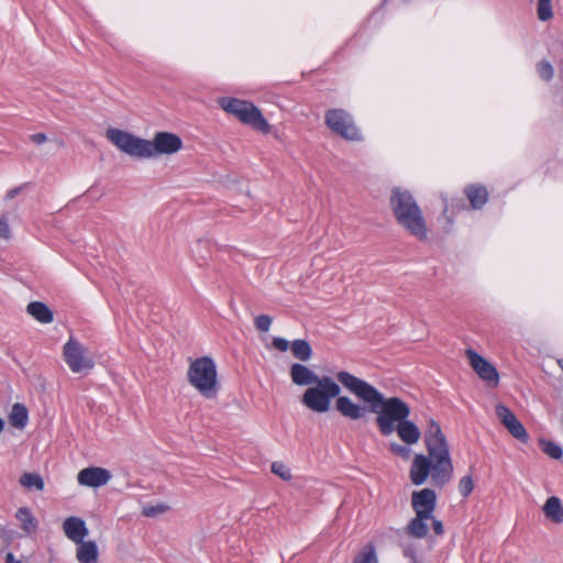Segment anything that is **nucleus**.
I'll list each match as a JSON object with an SVG mask.
<instances>
[{
    "label": "nucleus",
    "mask_w": 563,
    "mask_h": 563,
    "mask_svg": "<svg viewBox=\"0 0 563 563\" xmlns=\"http://www.w3.org/2000/svg\"><path fill=\"white\" fill-rule=\"evenodd\" d=\"M3 426H4V423H3L2 419H0V432H1V431H2V429H3Z\"/></svg>",
    "instance_id": "43"
},
{
    "label": "nucleus",
    "mask_w": 563,
    "mask_h": 563,
    "mask_svg": "<svg viewBox=\"0 0 563 563\" xmlns=\"http://www.w3.org/2000/svg\"><path fill=\"white\" fill-rule=\"evenodd\" d=\"M218 103L224 111L235 115L243 123L249 124L263 133H268L271 131V125L262 115L260 109L253 103L227 97L220 98Z\"/></svg>",
    "instance_id": "7"
},
{
    "label": "nucleus",
    "mask_w": 563,
    "mask_h": 563,
    "mask_svg": "<svg viewBox=\"0 0 563 563\" xmlns=\"http://www.w3.org/2000/svg\"><path fill=\"white\" fill-rule=\"evenodd\" d=\"M338 380L358 399L363 400L368 410L376 413V424L383 435L395 432L397 423L405 421L410 415V407L398 397L385 398L367 382L341 371Z\"/></svg>",
    "instance_id": "2"
},
{
    "label": "nucleus",
    "mask_w": 563,
    "mask_h": 563,
    "mask_svg": "<svg viewBox=\"0 0 563 563\" xmlns=\"http://www.w3.org/2000/svg\"><path fill=\"white\" fill-rule=\"evenodd\" d=\"M63 356L73 373H87L95 366L88 349L73 338L64 344Z\"/></svg>",
    "instance_id": "8"
},
{
    "label": "nucleus",
    "mask_w": 563,
    "mask_h": 563,
    "mask_svg": "<svg viewBox=\"0 0 563 563\" xmlns=\"http://www.w3.org/2000/svg\"><path fill=\"white\" fill-rule=\"evenodd\" d=\"M328 128L349 141H357L361 134L355 126L352 117L343 109H331L325 112Z\"/></svg>",
    "instance_id": "9"
},
{
    "label": "nucleus",
    "mask_w": 563,
    "mask_h": 563,
    "mask_svg": "<svg viewBox=\"0 0 563 563\" xmlns=\"http://www.w3.org/2000/svg\"><path fill=\"white\" fill-rule=\"evenodd\" d=\"M411 506L416 515L433 518L437 506V494L433 489L423 488L411 494Z\"/></svg>",
    "instance_id": "11"
},
{
    "label": "nucleus",
    "mask_w": 563,
    "mask_h": 563,
    "mask_svg": "<svg viewBox=\"0 0 563 563\" xmlns=\"http://www.w3.org/2000/svg\"><path fill=\"white\" fill-rule=\"evenodd\" d=\"M537 13L539 20L541 21H548L552 19L553 11L551 0H538Z\"/></svg>",
    "instance_id": "28"
},
{
    "label": "nucleus",
    "mask_w": 563,
    "mask_h": 563,
    "mask_svg": "<svg viewBox=\"0 0 563 563\" xmlns=\"http://www.w3.org/2000/svg\"><path fill=\"white\" fill-rule=\"evenodd\" d=\"M496 415L505 428L516 419V416L503 404L496 406Z\"/></svg>",
    "instance_id": "29"
},
{
    "label": "nucleus",
    "mask_w": 563,
    "mask_h": 563,
    "mask_svg": "<svg viewBox=\"0 0 563 563\" xmlns=\"http://www.w3.org/2000/svg\"><path fill=\"white\" fill-rule=\"evenodd\" d=\"M26 311L41 323H51L54 319L52 310L41 301L30 302Z\"/></svg>",
    "instance_id": "19"
},
{
    "label": "nucleus",
    "mask_w": 563,
    "mask_h": 563,
    "mask_svg": "<svg viewBox=\"0 0 563 563\" xmlns=\"http://www.w3.org/2000/svg\"><path fill=\"white\" fill-rule=\"evenodd\" d=\"M558 364L561 367V369L563 371V358H559Z\"/></svg>",
    "instance_id": "42"
},
{
    "label": "nucleus",
    "mask_w": 563,
    "mask_h": 563,
    "mask_svg": "<svg viewBox=\"0 0 563 563\" xmlns=\"http://www.w3.org/2000/svg\"><path fill=\"white\" fill-rule=\"evenodd\" d=\"M169 510V506L166 504L147 505L143 507L142 514L145 517H156L163 515Z\"/></svg>",
    "instance_id": "30"
},
{
    "label": "nucleus",
    "mask_w": 563,
    "mask_h": 563,
    "mask_svg": "<svg viewBox=\"0 0 563 563\" xmlns=\"http://www.w3.org/2000/svg\"><path fill=\"white\" fill-rule=\"evenodd\" d=\"M76 559L79 563H97L98 562V547L95 541H81L77 543Z\"/></svg>",
    "instance_id": "16"
},
{
    "label": "nucleus",
    "mask_w": 563,
    "mask_h": 563,
    "mask_svg": "<svg viewBox=\"0 0 563 563\" xmlns=\"http://www.w3.org/2000/svg\"><path fill=\"white\" fill-rule=\"evenodd\" d=\"M20 484L25 488H35L36 490L44 489V481L36 473H24L20 477Z\"/></svg>",
    "instance_id": "24"
},
{
    "label": "nucleus",
    "mask_w": 563,
    "mask_h": 563,
    "mask_svg": "<svg viewBox=\"0 0 563 563\" xmlns=\"http://www.w3.org/2000/svg\"><path fill=\"white\" fill-rule=\"evenodd\" d=\"M106 136L120 151L137 158L172 155L183 147L181 139L170 132H157L153 140L148 141L134 136L129 132L109 128Z\"/></svg>",
    "instance_id": "3"
},
{
    "label": "nucleus",
    "mask_w": 563,
    "mask_h": 563,
    "mask_svg": "<svg viewBox=\"0 0 563 563\" xmlns=\"http://www.w3.org/2000/svg\"><path fill=\"white\" fill-rule=\"evenodd\" d=\"M353 563H378L375 547L372 543L366 544L354 558Z\"/></svg>",
    "instance_id": "25"
},
{
    "label": "nucleus",
    "mask_w": 563,
    "mask_h": 563,
    "mask_svg": "<svg viewBox=\"0 0 563 563\" xmlns=\"http://www.w3.org/2000/svg\"><path fill=\"white\" fill-rule=\"evenodd\" d=\"M31 141L35 144H43L44 142H46L47 137L44 133H36V134H32L30 136Z\"/></svg>",
    "instance_id": "39"
},
{
    "label": "nucleus",
    "mask_w": 563,
    "mask_h": 563,
    "mask_svg": "<svg viewBox=\"0 0 563 563\" xmlns=\"http://www.w3.org/2000/svg\"><path fill=\"white\" fill-rule=\"evenodd\" d=\"M430 517L416 515L407 525L406 533L416 539H422L428 534Z\"/></svg>",
    "instance_id": "18"
},
{
    "label": "nucleus",
    "mask_w": 563,
    "mask_h": 563,
    "mask_svg": "<svg viewBox=\"0 0 563 563\" xmlns=\"http://www.w3.org/2000/svg\"><path fill=\"white\" fill-rule=\"evenodd\" d=\"M15 517L25 532L32 533L37 529V521L27 508H20Z\"/></svg>",
    "instance_id": "23"
},
{
    "label": "nucleus",
    "mask_w": 563,
    "mask_h": 563,
    "mask_svg": "<svg viewBox=\"0 0 563 563\" xmlns=\"http://www.w3.org/2000/svg\"><path fill=\"white\" fill-rule=\"evenodd\" d=\"M111 478L110 471L98 466L84 468L77 475L78 483L87 487L104 486Z\"/></svg>",
    "instance_id": "12"
},
{
    "label": "nucleus",
    "mask_w": 563,
    "mask_h": 563,
    "mask_svg": "<svg viewBox=\"0 0 563 563\" xmlns=\"http://www.w3.org/2000/svg\"><path fill=\"white\" fill-rule=\"evenodd\" d=\"M465 355L470 362L473 371L487 384L496 386L499 382V375L496 367L489 363L486 358L481 356L474 350L468 349L465 351Z\"/></svg>",
    "instance_id": "10"
},
{
    "label": "nucleus",
    "mask_w": 563,
    "mask_h": 563,
    "mask_svg": "<svg viewBox=\"0 0 563 563\" xmlns=\"http://www.w3.org/2000/svg\"><path fill=\"white\" fill-rule=\"evenodd\" d=\"M21 190H22V186L10 189L5 194V199L11 200V199L15 198L21 192Z\"/></svg>",
    "instance_id": "40"
},
{
    "label": "nucleus",
    "mask_w": 563,
    "mask_h": 563,
    "mask_svg": "<svg viewBox=\"0 0 563 563\" xmlns=\"http://www.w3.org/2000/svg\"><path fill=\"white\" fill-rule=\"evenodd\" d=\"M272 472L283 478L284 481L291 479V473L290 470L282 462H274L272 464Z\"/></svg>",
    "instance_id": "32"
},
{
    "label": "nucleus",
    "mask_w": 563,
    "mask_h": 563,
    "mask_svg": "<svg viewBox=\"0 0 563 563\" xmlns=\"http://www.w3.org/2000/svg\"><path fill=\"white\" fill-rule=\"evenodd\" d=\"M291 382L298 386H309L301 396V402L313 412L330 410L331 400L341 393L339 384L330 376L319 377L306 365L295 363L289 372Z\"/></svg>",
    "instance_id": "4"
},
{
    "label": "nucleus",
    "mask_w": 563,
    "mask_h": 563,
    "mask_svg": "<svg viewBox=\"0 0 563 563\" xmlns=\"http://www.w3.org/2000/svg\"><path fill=\"white\" fill-rule=\"evenodd\" d=\"M5 563H22L20 560L15 559L12 553H7Z\"/></svg>",
    "instance_id": "41"
},
{
    "label": "nucleus",
    "mask_w": 563,
    "mask_h": 563,
    "mask_svg": "<svg viewBox=\"0 0 563 563\" xmlns=\"http://www.w3.org/2000/svg\"><path fill=\"white\" fill-rule=\"evenodd\" d=\"M189 383L205 397L211 398L217 393V368L210 357L195 360L188 368Z\"/></svg>",
    "instance_id": "6"
},
{
    "label": "nucleus",
    "mask_w": 563,
    "mask_h": 563,
    "mask_svg": "<svg viewBox=\"0 0 563 563\" xmlns=\"http://www.w3.org/2000/svg\"><path fill=\"white\" fill-rule=\"evenodd\" d=\"M12 236V231L5 216L0 217V241H9Z\"/></svg>",
    "instance_id": "35"
},
{
    "label": "nucleus",
    "mask_w": 563,
    "mask_h": 563,
    "mask_svg": "<svg viewBox=\"0 0 563 563\" xmlns=\"http://www.w3.org/2000/svg\"><path fill=\"white\" fill-rule=\"evenodd\" d=\"M542 511L550 521L554 523L563 522V505L559 497H549L542 507Z\"/></svg>",
    "instance_id": "17"
},
{
    "label": "nucleus",
    "mask_w": 563,
    "mask_h": 563,
    "mask_svg": "<svg viewBox=\"0 0 563 563\" xmlns=\"http://www.w3.org/2000/svg\"><path fill=\"white\" fill-rule=\"evenodd\" d=\"M27 409L24 405L14 404L9 417L11 426L18 429H23L27 422Z\"/></svg>",
    "instance_id": "22"
},
{
    "label": "nucleus",
    "mask_w": 563,
    "mask_h": 563,
    "mask_svg": "<svg viewBox=\"0 0 563 563\" xmlns=\"http://www.w3.org/2000/svg\"><path fill=\"white\" fill-rule=\"evenodd\" d=\"M446 213H448V207H445L443 210V214L446 216Z\"/></svg>",
    "instance_id": "44"
},
{
    "label": "nucleus",
    "mask_w": 563,
    "mask_h": 563,
    "mask_svg": "<svg viewBox=\"0 0 563 563\" xmlns=\"http://www.w3.org/2000/svg\"><path fill=\"white\" fill-rule=\"evenodd\" d=\"M65 536L75 543L84 541L89 531L85 521L79 517H68L63 522Z\"/></svg>",
    "instance_id": "14"
},
{
    "label": "nucleus",
    "mask_w": 563,
    "mask_h": 563,
    "mask_svg": "<svg viewBox=\"0 0 563 563\" xmlns=\"http://www.w3.org/2000/svg\"><path fill=\"white\" fill-rule=\"evenodd\" d=\"M395 431L407 445L416 444L421 438L419 428L408 418L401 423H397Z\"/></svg>",
    "instance_id": "15"
},
{
    "label": "nucleus",
    "mask_w": 563,
    "mask_h": 563,
    "mask_svg": "<svg viewBox=\"0 0 563 563\" xmlns=\"http://www.w3.org/2000/svg\"><path fill=\"white\" fill-rule=\"evenodd\" d=\"M291 353L292 355L298 358L299 361L307 362L312 356V349L308 341L306 340H295L292 341L291 345Z\"/></svg>",
    "instance_id": "21"
},
{
    "label": "nucleus",
    "mask_w": 563,
    "mask_h": 563,
    "mask_svg": "<svg viewBox=\"0 0 563 563\" xmlns=\"http://www.w3.org/2000/svg\"><path fill=\"white\" fill-rule=\"evenodd\" d=\"M537 69L539 76L545 81L551 80L554 76V69L552 65L547 60L540 62L537 66Z\"/></svg>",
    "instance_id": "31"
},
{
    "label": "nucleus",
    "mask_w": 563,
    "mask_h": 563,
    "mask_svg": "<svg viewBox=\"0 0 563 563\" xmlns=\"http://www.w3.org/2000/svg\"><path fill=\"white\" fill-rule=\"evenodd\" d=\"M389 450L394 454L400 456L404 460H408L410 457V455H411V450H410L409 446L402 445V444H399V443H396V442H391L389 444Z\"/></svg>",
    "instance_id": "34"
},
{
    "label": "nucleus",
    "mask_w": 563,
    "mask_h": 563,
    "mask_svg": "<svg viewBox=\"0 0 563 563\" xmlns=\"http://www.w3.org/2000/svg\"><path fill=\"white\" fill-rule=\"evenodd\" d=\"M390 205L397 222L419 240L427 239V227L420 208L408 191L395 188Z\"/></svg>",
    "instance_id": "5"
},
{
    "label": "nucleus",
    "mask_w": 563,
    "mask_h": 563,
    "mask_svg": "<svg viewBox=\"0 0 563 563\" xmlns=\"http://www.w3.org/2000/svg\"><path fill=\"white\" fill-rule=\"evenodd\" d=\"M335 398V409L341 416L351 420H360L366 416L368 406H361L347 396H340V394Z\"/></svg>",
    "instance_id": "13"
},
{
    "label": "nucleus",
    "mask_w": 563,
    "mask_h": 563,
    "mask_svg": "<svg viewBox=\"0 0 563 563\" xmlns=\"http://www.w3.org/2000/svg\"><path fill=\"white\" fill-rule=\"evenodd\" d=\"M474 488V481L472 476L466 475L459 482V492L463 497H467Z\"/></svg>",
    "instance_id": "33"
},
{
    "label": "nucleus",
    "mask_w": 563,
    "mask_h": 563,
    "mask_svg": "<svg viewBox=\"0 0 563 563\" xmlns=\"http://www.w3.org/2000/svg\"><path fill=\"white\" fill-rule=\"evenodd\" d=\"M540 445L542 451L552 459L560 460L563 456L561 446L554 442L541 440Z\"/></svg>",
    "instance_id": "27"
},
{
    "label": "nucleus",
    "mask_w": 563,
    "mask_h": 563,
    "mask_svg": "<svg viewBox=\"0 0 563 563\" xmlns=\"http://www.w3.org/2000/svg\"><path fill=\"white\" fill-rule=\"evenodd\" d=\"M506 429L509 431V433L516 438L517 440L521 442H527L529 439V435L522 426V423L516 418L512 420V422L509 423Z\"/></svg>",
    "instance_id": "26"
},
{
    "label": "nucleus",
    "mask_w": 563,
    "mask_h": 563,
    "mask_svg": "<svg viewBox=\"0 0 563 563\" xmlns=\"http://www.w3.org/2000/svg\"><path fill=\"white\" fill-rule=\"evenodd\" d=\"M273 346L280 352H286L289 349V342L283 338H274Z\"/></svg>",
    "instance_id": "37"
},
{
    "label": "nucleus",
    "mask_w": 563,
    "mask_h": 563,
    "mask_svg": "<svg viewBox=\"0 0 563 563\" xmlns=\"http://www.w3.org/2000/svg\"><path fill=\"white\" fill-rule=\"evenodd\" d=\"M430 521L432 522V528H433L434 533L437 536H442L444 532L442 522L440 520L435 519L434 517H433V519H430Z\"/></svg>",
    "instance_id": "38"
},
{
    "label": "nucleus",
    "mask_w": 563,
    "mask_h": 563,
    "mask_svg": "<svg viewBox=\"0 0 563 563\" xmlns=\"http://www.w3.org/2000/svg\"><path fill=\"white\" fill-rule=\"evenodd\" d=\"M465 195L468 198L471 205L475 209L482 208L488 198V192L485 187L471 185L465 188Z\"/></svg>",
    "instance_id": "20"
},
{
    "label": "nucleus",
    "mask_w": 563,
    "mask_h": 563,
    "mask_svg": "<svg viewBox=\"0 0 563 563\" xmlns=\"http://www.w3.org/2000/svg\"><path fill=\"white\" fill-rule=\"evenodd\" d=\"M272 318L268 314H260L255 318V327L258 331L267 332L272 325Z\"/></svg>",
    "instance_id": "36"
},
{
    "label": "nucleus",
    "mask_w": 563,
    "mask_h": 563,
    "mask_svg": "<svg viewBox=\"0 0 563 563\" xmlns=\"http://www.w3.org/2000/svg\"><path fill=\"white\" fill-rule=\"evenodd\" d=\"M424 442L428 455L413 456L409 478L413 485L420 486L431 476L433 484L442 487L452 479L454 468L445 435L440 424L433 419L428 421Z\"/></svg>",
    "instance_id": "1"
}]
</instances>
